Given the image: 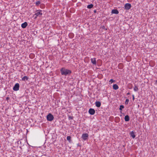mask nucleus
<instances>
[{
  "label": "nucleus",
  "instance_id": "obj_1",
  "mask_svg": "<svg viewBox=\"0 0 157 157\" xmlns=\"http://www.w3.org/2000/svg\"><path fill=\"white\" fill-rule=\"evenodd\" d=\"M61 74L62 75L66 76L70 75L71 73V71L67 69L64 67L62 68L60 70Z\"/></svg>",
  "mask_w": 157,
  "mask_h": 157
},
{
  "label": "nucleus",
  "instance_id": "obj_2",
  "mask_svg": "<svg viewBox=\"0 0 157 157\" xmlns=\"http://www.w3.org/2000/svg\"><path fill=\"white\" fill-rule=\"evenodd\" d=\"M42 11L41 10H38L36 11V13L34 15V16H36L34 17L35 19L37 17H40L42 15Z\"/></svg>",
  "mask_w": 157,
  "mask_h": 157
},
{
  "label": "nucleus",
  "instance_id": "obj_3",
  "mask_svg": "<svg viewBox=\"0 0 157 157\" xmlns=\"http://www.w3.org/2000/svg\"><path fill=\"white\" fill-rule=\"evenodd\" d=\"M54 116L51 113H49L47 116V119L48 121H51L54 119Z\"/></svg>",
  "mask_w": 157,
  "mask_h": 157
},
{
  "label": "nucleus",
  "instance_id": "obj_4",
  "mask_svg": "<svg viewBox=\"0 0 157 157\" xmlns=\"http://www.w3.org/2000/svg\"><path fill=\"white\" fill-rule=\"evenodd\" d=\"M19 84L18 83H16L13 88V90L14 91H17L19 90Z\"/></svg>",
  "mask_w": 157,
  "mask_h": 157
},
{
  "label": "nucleus",
  "instance_id": "obj_5",
  "mask_svg": "<svg viewBox=\"0 0 157 157\" xmlns=\"http://www.w3.org/2000/svg\"><path fill=\"white\" fill-rule=\"evenodd\" d=\"M124 7L126 10H128L131 7V4L128 3H126Z\"/></svg>",
  "mask_w": 157,
  "mask_h": 157
},
{
  "label": "nucleus",
  "instance_id": "obj_6",
  "mask_svg": "<svg viewBox=\"0 0 157 157\" xmlns=\"http://www.w3.org/2000/svg\"><path fill=\"white\" fill-rule=\"evenodd\" d=\"M74 62H75V65H74V66L75 67H77L78 66V59L76 58L75 59V58L74 59Z\"/></svg>",
  "mask_w": 157,
  "mask_h": 157
},
{
  "label": "nucleus",
  "instance_id": "obj_7",
  "mask_svg": "<svg viewBox=\"0 0 157 157\" xmlns=\"http://www.w3.org/2000/svg\"><path fill=\"white\" fill-rule=\"evenodd\" d=\"M89 113L91 115H94L95 113V111L94 109H90L89 110Z\"/></svg>",
  "mask_w": 157,
  "mask_h": 157
},
{
  "label": "nucleus",
  "instance_id": "obj_8",
  "mask_svg": "<svg viewBox=\"0 0 157 157\" xmlns=\"http://www.w3.org/2000/svg\"><path fill=\"white\" fill-rule=\"evenodd\" d=\"M88 136V135L87 134H84L82 135V138L84 140H86L87 139Z\"/></svg>",
  "mask_w": 157,
  "mask_h": 157
},
{
  "label": "nucleus",
  "instance_id": "obj_9",
  "mask_svg": "<svg viewBox=\"0 0 157 157\" xmlns=\"http://www.w3.org/2000/svg\"><path fill=\"white\" fill-rule=\"evenodd\" d=\"M27 25V23L26 22H25L21 24V26L22 28H25L26 27Z\"/></svg>",
  "mask_w": 157,
  "mask_h": 157
},
{
  "label": "nucleus",
  "instance_id": "obj_10",
  "mask_svg": "<svg viewBox=\"0 0 157 157\" xmlns=\"http://www.w3.org/2000/svg\"><path fill=\"white\" fill-rule=\"evenodd\" d=\"M91 63L93 64H96V58H93L91 59Z\"/></svg>",
  "mask_w": 157,
  "mask_h": 157
},
{
  "label": "nucleus",
  "instance_id": "obj_11",
  "mask_svg": "<svg viewBox=\"0 0 157 157\" xmlns=\"http://www.w3.org/2000/svg\"><path fill=\"white\" fill-rule=\"evenodd\" d=\"M95 105L97 107H99L101 105V103L100 101H97L95 102Z\"/></svg>",
  "mask_w": 157,
  "mask_h": 157
},
{
  "label": "nucleus",
  "instance_id": "obj_12",
  "mask_svg": "<svg viewBox=\"0 0 157 157\" xmlns=\"http://www.w3.org/2000/svg\"><path fill=\"white\" fill-rule=\"evenodd\" d=\"M112 13L117 14L119 13V12L117 10L113 9L112 10Z\"/></svg>",
  "mask_w": 157,
  "mask_h": 157
},
{
  "label": "nucleus",
  "instance_id": "obj_13",
  "mask_svg": "<svg viewBox=\"0 0 157 157\" xmlns=\"http://www.w3.org/2000/svg\"><path fill=\"white\" fill-rule=\"evenodd\" d=\"M130 136L133 138H134L135 137V135L133 131H132L130 132Z\"/></svg>",
  "mask_w": 157,
  "mask_h": 157
},
{
  "label": "nucleus",
  "instance_id": "obj_14",
  "mask_svg": "<svg viewBox=\"0 0 157 157\" xmlns=\"http://www.w3.org/2000/svg\"><path fill=\"white\" fill-rule=\"evenodd\" d=\"M113 88L115 90H117L119 88L118 86L116 84H114L113 85Z\"/></svg>",
  "mask_w": 157,
  "mask_h": 157
},
{
  "label": "nucleus",
  "instance_id": "obj_15",
  "mask_svg": "<svg viewBox=\"0 0 157 157\" xmlns=\"http://www.w3.org/2000/svg\"><path fill=\"white\" fill-rule=\"evenodd\" d=\"M124 120L126 121H128L129 120V117L128 115H127L125 116Z\"/></svg>",
  "mask_w": 157,
  "mask_h": 157
},
{
  "label": "nucleus",
  "instance_id": "obj_16",
  "mask_svg": "<svg viewBox=\"0 0 157 157\" xmlns=\"http://www.w3.org/2000/svg\"><path fill=\"white\" fill-rule=\"evenodd\" d=\"M28 78L27 76H24L22 78V80L23 81H25V80H27Z\"/></svg>",
  "mask_w": 157,
  "mask_h": 157
},
{
  "label": "nucleus",
  "instance_id": "obj_17",
  "mask_svg": "<svg viewBox=\"0 0 157 157\" xmlns=\"http://www.w3.org/2000/svg\"><path fill=\"white\" fill-rule=\"evenodd\" d=\"M94 6L92 4L89 5L87 6V8L88 9H91L93 8Z\"/></svg>",
  "mask_w": 157,
  "mask_h": 157
},
{
  "label": "nucleus",
  "instance_id": "obj_18",
  "mask_svg": "<svg viewBox=\"0 0 157 157\" xmlns=\"http://www.w3.org/2000/svg\"><path fill=\"white\" fill-rule=\"evenodd\" d=\"M138 90V87L136 86H135L134 88V90L135 91H137Z\"/></svg>",
  "mask_w": 157,
  "mask_h": 157
},
{
  "label": "nucleus",
  "instance_id": "obj_19",
  "mask_svg": "<svg viewBox=\"0 0 157 157\" xmlns=\"http://www.w3.org/2000/svg\"><path fill=\"white\" fill-rule=\"evenodd\" d=\"M71 137L70 136H68L67 137V140L70 142L71 140Z\"/></svg>",
  "mask_w": 157,
  "mask_h": 157
},
{
  "label": "nucleus",
  "instance_id": "obj_20",
  "mask_svg": "<svg viewBox=\"0 0 157 157\" xmlns=\"http://www.w3.org/2000/svg\"><path fill=\"white\" fill-rule=\"evenodd\" d=\"M40 3V1H38L36 2V6H38Z\"/></svg>",
  "mask_w": 157,
  "mask_h": 157
},
{
  "label": "nucleus",
  "instance_id": "obj_21",
  "mask_svg": "<svg viewBox=\"0 0 157 157\" xmlns=\"http://www.w3.org/2000/svg\"><path fill=\"white\" fill-rule=\"evenodd\" d=\"M124 108V105H121L120 106V109H119L121 110L123 109Z\"/></svg>",
  "mask_w": 157,
  "mask_h": 157
},
{
  "label": "nucleus",
  "instance_id": "obj_22",
  "mask_svg": "<svg viewBox=\"0 0 157 157\" xmlns=\"http://www.w3.org/2000/svg\"><path fill=\"white\" fill-rule=\"evenodd\" d=\"M114 82V81L113 79H111L109 81V82H111V83H113Z\"/></svg>",
  "mask_w": 157,
  "mask_h": 157
},
{
  "label": "nucleus",
  "instance_id": "obj_23",
  "mask_svg": "<svg viewBox=\"0 0 157 157\" xmlns=\"http://www.w3.org/2000/svg\"><path fill=\"white\" fill-rule=\"evenodd\" d=\"M129 101V99H127L126 100V101H125V103L126 104V102H127V103H128V102Z\"/></svg>",
  "mask_w": 157,
  "mask_h": 157
},
{
  "label": "nucleus",
  "instance_id": "obj_24",
  "mask_svg": "<svg viewBox=\"0 0 157 157\" xmlns=\"http://www.w3.org/2000/svg\"><path fill=\"white\" fill-rule=\"evenodd\" d=\"M10 98H9V97H7V98H6V100L7 101H8V100H10Z\"/></svg>",
  "mask_w": 157,
  "mask_h": 157
},
{
  "label": "nucleus",
  "instance_id": "obj_25",
  "mask_svg": "<svg viewBox=\"0 0 157 157\" xmlns=\"http://www.w3.org/2000/svg\"><path fill=\"white\" fill-rule=\"evenodd\" d=\"M132 97H133V100H134V98H134V95H132Z\"/></svg>",
  "mask_w": 157,
  "mask_h": 157
},
{
  "label": "nucleus",
  "instance_id": "obj_26",
  "mask_svg": "<svg viewBox=\"0 0 157 157\" xmlns=\"http://www.w3.org/2000/svg\"><path fill=\"white\" fill-rule=\"evenodd\" d=\"M130 94V93H129V92H128V93H127V95H128Z\"/></svg>",
  "mask_w": 157,
  "mask_h": 157
},
{
  "label": "nucleus",
  "instance_id": "obj_27",
  "mask_svg": "<svg viewBox=\"0 0 157 157\" xmlns=\"http://www.w3.org/2000/svg\"><path fill=\"white\" fill-rule=\"evenodd\" d=\"M155 83L156 84H157V80L155 81Z\"/></svg>",
  "mask_w": 157,
  "mask_h": 157
},
{
  "label": "nucleus",
  "instance_id": "obj_28",
  "mask_svg": "<svg viewBox=\"0 0 157 157\" xmlns=\"http://www.w3.org/2000/svg\"><path fill=\"white\" fill-rule=\"evenodd\" d=\"M104 29V28H105V26H103V27H102Z\"/></svg>",
  "mask_w": 157,
  "mask_h": 157
},
{
  "label": "nucleus",
  "instance_id": "obj_29",
  "mask_svg": "<svg viewBox=\"0 0 157 157\" xmlns=\"http://www.w3.org/2000/svg\"><path fill=\"white\" fill-rule=\"evenodd\" d=\"M77 146H78V144H77Z\"/></svg>",
  "mask_w": 157,
  "mask_h": 157
}]
</instances>
